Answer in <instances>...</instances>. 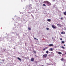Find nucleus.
Listing matches in <instances>:
<instances>
[{
  "instance_id": "nucleus-1",
  "label": "nucleus",
  "mask_w": 66,
  "mask_h": 66,
  "mask_svg": "<svg viewBox=\"0 0 66 66\" xmlns=\"http://www.w3.org/2000/svg\"><path fill=\"white\" fill-rule=\"evenodd\" d=\"M43 3H46L47 4V5H48V6H50V5H51V3L47 1H44Z\"/></svg>"
},
{
  "instance_id": "nucleus-2",
  "label": "nucleus",
  "mask_w": 66,
  "mask_h": 66,
  "mask_svg": "<svg viewBox=\"0 0 66 66\" xmlns=\"http://www.w3.org/2000/svg\"><path fill=\"white\" fill-rule=\"evenodd\" d=\"M52 27L53 29H56L57 27L56 26H54V25H52Z\"/></svg>"
},
{
  "instance_id": "nucleus-3",
  "label": "nucleus",
  "mask_w": 66,
  "mask_h": 66,
  "mask_svg": "<svg viewBox=\"0 0 66 66\" xmlns=\"http://www.w3.org/2000/svg\"><path fill=\"white\" fill-rule=\"evenodd\" d=\"M47 54H45L43 55V57H46L47 56Z\"/></svg>"
},
{
  "instance_id": "nucleus-4",
  "label": "nucleus",
  "mask_w": 66,
  "mask_h": 66,
  "mask_svg": "<svg viewBox=\"0 0 66 66\" xmlns=\"http://www.w3.org/2000/svg\"><path fill=\"white\" fill-rule=\"evenodd\" d=\"M31 62H33V61H34V58H32L31 59Z\"/></svg>"
},
{
  "instance_id": "nucleus-5",
  "label": "nucleus",
  "mask_w": 66,
  "mask_h": 66,
  "mask_svg": "<svg viewBox=\"0 0 66 66\" xmlns=\"http://www.w3.org/2000/svg\"><path fill=\"white\" fill-rule=\"evenodd\" d=\"M48 46H53V44H49V45H48Z\"/></svg>"
},
{
  "instance_id": "nucleus-6",
  "label": "nucleus",
  "mask_w": 66,
  "mask_h": 66,
  "mask_svg": "<svg viewBox=\"0 0 66 66\" xmlns=\"http://www.w3.org/2000/svg\"><path fill=\"white\" fill-rule=\"evenodd\" d=\"M61 61H65V60H64V58H61Z\"/></svg>"
},
{
  "instance_id": "nucleus-7",
  "label": "nucleus",
  "mask_w": 66,
  "mask_h": 66,
  "mask_svg": "<svg viewBox=\"0 0 66 66\" xmlns=\"http://www.w3.org/2000/svg\"><path fill=\"white\" fill-rule=\"evenodd\" d=\"M57 53L59 54H62V53L60 52H58Z\"/></svg>"
},
{
  "instance_id": "nucleus-8",
  "label": "nucleus",
  "mask_w": 66,
  "mask_h": 66,
  "mask_svg": "<svg viewBox=\"0 0 66 66\" xmlns=\"http://www.w3.org/2000/svg\"><path fill=\"white\" fill-rule=\"evenodd\" d=\"M61 34H65V32H61Z\"/></svg>"
},
{
  "instance_id": "nucleus-9",
  "label": "nucleus",
  "mask_w": 66,
  "mask_h": 66,
  "mask_svg": "<svg viewBox=\"0 0 66 66\" xmlns=\"http://www.w3.org/2000/svg\"><path fill=\"white\" fill-rule=\"evenodd\" d=\"M17 59L18 60H19L20 61H21V59L19 57H18Z\"/></svg>"
},
{
  "instance_id": "nucleus-10",
  "label": "nucleus",
  "mask_w": 66,
  "mask_h": 66,
  "mask_svg": "<svg viewBox=\"0 0 66 66\" xmlns=\"http://www.w3.org/2000/svg\"><path fill=\"white\" fill-rule=\"evenodd\" d=\"M63 13H64V15H65V16H66V11L64 12Z\"/></svg>"
},
{
  "instance_id": "nucleus-11",
  "label": "nucleus",
  "mask_w": 66,
  "mask_h": 66,
  "mask_svg": "<svg viewBox=\"0 0 66 66\" xmlns=\"http://www.w3.org/2000/svg\"><path fill=\"white\" fill-rule=\"evenodd\" d=\"M61 48H62V49H65V47L63 46H61Z\"/></svg>"
},
{
  "instance_id": "nucleus-12",
  "label": "nucleus",
  "mask_w": 66,
  "mask_h": 66,
  "mask_svg": "<svg viewBox=\"0 0 66 66\" xmlns=\"http://www.w3.org/2000/svg\"><path fill=\"white\" fill-rule=\"evenodd\" d=\"M33 52L34 53H35V54H36V51H33Z\"/></svg>"
},
{
  "instance_id": "nucleus-13",
  "label": "nucleus",
  "mask_w": 66,
  "mask_h": 66,
  "mask_svg": "<svg viewBox=\"0 0 66 66\" xmlns=\"http://www.w3.org/2000/svg\"><path fill=\"white\" fill-rule=\"evenodd\" d=\"M47 20L49 22H50V21H51V20L50 19H48Z\"/></svg>"
},
{
  "instance_id": "nucleus-14",
  "label": "nucleus",
  "mask_w": 66,
  "mask_h": 66,
  "mask_svg": "<svg viewBox=\"0 0 66 66\" xmlns=\"http://www.w3.org/2000/svg\"><path fill=\"white\" fill-rule=\"evenodd\" d=\"M28 30H31V28H30V27H29L28 28Z\"/></svg>"
},
{
  "instance_id": "nucleus-15",
  "label": "nucleus",
  "mask_w": 66,
  "mask_h": 66,
  "mask_svg": "<svg viewBox=\"0 0 66 66\" xmlns=\"http://www.w3.org/2000/svg\"><path fill=\"white\" fill-rule=\"evenodd\" d=\"M61 43H62V44H64V43H65V42L64 41H62L61 42Z\"/></svg>"
},
{
  "instance_id": "nucleus-16",
  "label": "nucleus",
  "mask_w": 66,
  "mask_h": 66,
  "mask_svg": "<svg viewBox=\"0 0 66 66\" xmlns=\"http://www.w3.org/2000/svg\"><path fill=\"white\" fill-rule=\"evenodd\" d=\"M57 26H58V27H60V25L59 24H57Z\"/></svg>"
},
{
  "instance_id": "nucleus-17",
  "label": "nucleus",
  "mask_w": 66,
  "mask_h": 66,
  "mask_svg": "<svg viewBox=\"0 0 66 66\" xmlns=\"http://www.w3.org/2000/svg\"><path fill=\"white\" fill-rule=\"evenodd\" d=\"M52 50H53L52 48H50V51H52Z\"/></svg>"
},
{
  "instance_id": "nucleus-18",
  "label": "nucleus",
  "mask_w": 66,
  "mask_h": 66,
  "mask_svg": "<svg viewBox=\"0 0 66 66\" xmlns=\"http://www.w3.org/2000/svg\"><path fill=\"white\" fill-rule=\"evenodd\" d=\"M31 6H32V5L31 4H30L29 5V7H31Z\"/></svg>"
},
{
  "instance_id": "nucleus-19",
  "label": "nucleus",
  "mask_w": 66,
  "mask_h": 66,
  "mask_svg": "<svg viewBox=\"0 0 66 66\" xmlns=\"http://www.w3.org/2000/svg\"><path fill=\"white\" fill-rule=\"evenodd\" d=\"M43 6H46V5L45 4H43Z\"/></svg>"
},
{
  "instance_id": "nucleus-20",
  "label": "nucleus",
  "mask_w": 66,
  "mask_h": 66,
  "mask_svg": "<svg viewBox=\"0 0 66 66\" xmlns=\"http://www.w3.org/2000/svg\"><path fill=\"white\" fill-rule=\"evenodd\" d=\"M46 53H48V51H46Z\"/></svg>"
},
{
  "instance_id": "nucleus-21",
  "label": "nucleus",
  "mask_w": 66,
  "mask_h": 66,
  "mask_svg": "<svg viewBox=\"0 0 66 66\" xmlns=\"http://www.w3.org/2000/svg\"><path fill=\"white\" fill-rule=\"evenodd\" d=\"M34 39H36V40H38V39H37L36 38H34Z\"/></svg>"
},
{
  "instance_id": "nucleus-22",
  "label": "nucleus",
  "mask_w": 66,
  "mask_h": 66,
  "mask_svg": "<svg viewBox=\"0 0 66 66\" xmlns=\"http://www.w3.org/2000/svg\"><path fill=\"white\" fill-rule=\"evenodd\" d=\"M48 48V47H45V49H47Z\"/></svg>"
},
{
  "instance_id": "nucleus-23",
  "label": "nucleus",
  "mask_w": 66,
  "mask_h": 66,
  "mask_svg": "<svg viewBox=\"0 0 66 66\" xmlns=\"http://www.w3.org/2000/svg\"><path fill=\"white\" fill-rule=\"evenodd\" d=\"M60 19L61 20H63V18L62 17L61 18H60Z\"/></svg>"
},
{
  "instance_id": "nucleus-24",
  "label": "nucleus",
  "mask_w": 66,
  "mask_h": 66,
  "mask_svg": "<svg viewBox=\"0 0 66 66\" xmlns=\"http://www.w3.org/2000/svg\"><path fill=\"white\" fill-rule=\"evenodd\" d=\"M46 29L47 30H49V28H47Z\"/></svg>"
},
{
  "instance_id": "nucleus-25",
  "label": "nucleus",
  "mask_w": 66,
  "mask_h": 66,
  "mask_svg": "<svg viewBox=\"0 0 66 66\" xmlns=\"http://www.w3.org/2000/svg\"><path fill=\"white\" fill-rule=\"evenodd\" d=\"M60 39L61 40H62V38H60Z\"/></svg>"
},
{
  "instance_id": "nucleus-26",
  "label": "nucleus",
  "mask_w": 66,
  "mask_h": 66,
  "mask_svg": "<svg viewBox=\"0 0 66 66\" xmlns=\"http://www.w3.org/2000/svg\"><path fill=\"white\" fill-rule=\"evenodd\" d=\"M45 49H46L45 48H44L43 50V51L45 50Z\"/></svg>"
},
{
  "instance_id": "nucleus-27",
  "label": "nucleus",
  "mask_w": 66,
  "mask_h": 66,
  "mask_svg": "<svg viewBox=\"0 0 66 66\" xmlns=\"http://www.w3.org/2000/svg\"><path fill=\"white\" fill-rule=\"evenodd\" d=\"M35 57H37V56H36V55H35Z\"/></svg>"
},
{
  "instance_id": "nucleus-28",
  "label": "nucleus",
  "mask_w": 66,
  "mask_h": 66,
  "mask_svg": "<svg viewBox=\"0 0 66 66\" xmlns=\"http://www.w3.org/2000/svg\"><path fill=\"white\" fill-rule=\"evenodd\" d=\"M59 27H61V25H60V26H59Z\"/></svg>"
},
{
  "instance_id": "nucleus-29",
  "label": "nucleus",
  "mask_w": 66,
  "mask_h": 66,
  "mask_svg": "<svg viewBox=\"0 0 66 66\" xmlns=\"http://www.w3.org/2000/svg\"><path fill=\"white\" fill-rule=\"evenodd\" d=\"M63 45L64 46H66V45L65 44H64Z\"/></svg>"
}]
</instances>
